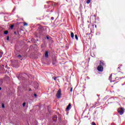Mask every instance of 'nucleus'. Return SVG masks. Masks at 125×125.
<instances>
[{
	"label": "nucleus",
	"instance_id": "obj_8",
	"mask_svg": "<svg viewBox=\"0 0 125 125\" xmlns=\"http://www.w3.org/2000/svg\"><path fill=\"white\" fill-rule=\"evenodd\" d=\"M45 57L47 58L48 57V52L46 51L45 53Z\"/></svg>",
	"mask_w": 125,
	"mask_h": 125
},
{
	"label": "nucleus",
	"instance_id": "obj_18",
	"mask_svg": "<svg viewBox=\"0 0 125 125\" xmlns=\"http://www.w3.org/2000/svg\"><path fill=\"white\" fill-rule=\"evenodd\" d=\"M26 105V103L24 102L22 104L23 107H25V105Z\"/></svg>",
	"mask_w": 125,
	"mask_h": 125
},
{
	"label": "nucleus",
	"instance_id": "obj_19",
	"mask_svg": "<svg viewBox=\"0 0 125 125\" xmlns=\"http://www.w3.org/2000/svg\"><path fill=\"white\" fill-rule=\"evenodd\" d=\"M2 108H5V105H4V104H2Z\"/></svg>",
	"mask_w": 125,
	"mask_h": 125
},
{
	"label": "nucleus",
	"instance_id": "obj_33",
	"mask_svg": "<svg viewBox=\"0 0 125 125\" xmlns=\"http://www.w3.org/2000/svg\"><path fill=\"white\" fill-rule=\"evenodd\" d=\"M1 90V87H0V90Z\"/></svg>",
	"mask_w": 125,
	"mask_h": 125
},
{
	"label": "nucleus",
	"instance_id": "obj_13",
	"mask_svg": "<svg viewBox=\"0 0 125 125\" xmlns=\"http://www.w3.org/2000/svg\"><path fill=\"white\" fill-rule=\"evenodd\" d=\"M75 39L78 40V37L77 35H75Z\"/></svg>",
	"mask_w": 125,
	"mask_h": 125
},
{
	"label": "nucleus",
	"instance_id": "obj_32",
	"mask_svg": "<svg viewBox=\"0 0 125 125\" xmlns=\"http://www.w3.org/2000/svg\"><path fill=\"white\" fill-rule=\"evenodd\" d=\"M111 76H112V75H110V76H109V78H111Z\"/></svg>",
	"mask_w": 125,
	"mask_h": 125
},
{
	"label": "nucleus",
	"instance_id": "obj_12",
	"mask_svg": "<svg viewBox=\"0 0 125 125\" xmlns=\"http://www.w3.org/2000/svg\"><path fill=\"white\" fill-rule=\"evenodd\" d=\"M52 78L53 79V80L54 81H56V80L57 79V77H53Z\"/></svg>",
	"mask_w": 125,
	"mask_h": 125
},
{
	"label": "nucleus",
	"instance_id": "obj_34",
	"mask_svg": "<svg viewBox=\"0 0 125 125\" xmlns=\"http://www.w3.org/2000/svg\"><path fill=\"white\" fill-rule=\"evenodd\" d=\"M21 60H22V59H21Z\"/></svg>",
	"mask_w": 125,
	"mask_h": 125
},
{
	"label": "nucleus",
	"instance_id": "obj_1",
	"mask_svg": "<svg viewBox=\"0 0 125 125\" xmlns=\"http://www.w3.org/2000/svg\"><path fill=\"white\" fill-rule=\"evenodd\" d=\"M117 111L120 115H122L124 114L125 110L123 107H120L118 109Z\"/></svg>",
	"mask_w": 125,
	"mask_h": 125
},
{
	"label": "nucleus",
	"instance_id": "obj_35",
	"mask_svg": "<svg viewBox=\"0 0 125 125\" xmlns=\"http://www.w3.org/2000/svg\"><path fill=\"white\" fill-rule=\"evenodd\" d=\"M86 105H88L87 104H86Z\"/></svg>",
	"mask_w": 125,
	"mask_h": 125
},
{
	"label": "nucleus",
	"instance_id": "obj_29",
	"mask_svg": "<svg viewBox=\"0 0 125 125\" xmlns=\"http://www.w3.org/2000/svg\"><path fill=\"white\" fill-rule=\"evenodd\" d=\"M41 47H42V48L43 47V46L42 45H42Z\"/></svg>",
	"mask_w": 125,
	"mask_h": 125
},
{
	"label": "nucleus",
	"instance_id": "obj_15",
	"mask_svg": "<svg viewBox=\"0 0 125 125\" xmlns=\"http://www.w3.org/2000/svg\"><path fill=\"white\" fill-rule=\"evenodd\" d=\"M27 22H24V23H23V26H27Z\"/></svg>",
	"mask_w": 125,
	"mask_h": 125
},
{
	"label": "nucleus",
	"instance_id": "obj_3",
	"mask_svg": "<svg viewBox=\"0 0 125 125\" xmlns=\"http://www.w3.org/2000/svg\"><path fill=\"white\" fill-rule=\"evenodd\" d=\"M61 89H59L58 90V91H57V94H56V96H57V98H58V99H60L61 98Z\"/></svg>",
	"mask_w": 125,
	"mask_h": 125
},
{
	"label": "nucleus",
	"instance_id": "obj_20",
	"mask_svg": "<svg viewBox=\"0 0 125 125\" xmlns=\"http://www.w3.org/2000/svg\"><path fill=\"white\" fill-rule=\"evenodd\" d=\"M92 125H96V124L95 122H92Z\"/></svg>",
	"mask_w": 125,
	"mask_h": 125
},
{
	"label": "nucleus",
	"instance_id": "obj_4",
	"mask_svg": "<svg viewBox=\"0 0 125 125\" xmlns=\"http://www.w3.org/2000/svg\"><path fill=\"white\" fill-rule=\"evenodd\" d=\"M97 70L100 72H103L104 71V67L100 64V65L98 66Z\"/></svg>",
	"mask_w": 125,
	"mask_h": 125
},
{
	"label": "nucleus",
	"instance_id": "obj_14",
	"mask_svg": "<svg viewBox=\"0 0 125 125\" xmlns=\"http://www.w3.org/2000/svg\"><path fill=\"white\" fill-rule=\"evenodd\" d=\"M91 0H87L86 1L87 4H89L90 3Z\"/></svg>",
	"mask_w": 125,
	"mask_h": 125
},
{
	"label": "nucleus",
	"instance_id": "obj_17",
	"mask_svg": "<svg viewBox=\"0 0 125 125\" xmlns=\"http://www.w3.org/2000/svg\"><path fill=\"white\" fill-rule=\"evenodd\" d=\"M14 27V25H11L10 26V28H11V29H13V28Z\"/></svg>",
	"mask_w": 125,
	"mask_h": 125
},
{
	"label": "nucleus",
	"instance_id": "obj_2",
	"mask_svg": "<svg viewBox=\"0 0 125 125\" xmlns=\"http://www.w3.org/2000/svg\"><path fill=\"white\" fill-rule=\"evenodd\" d=\"M38 29L40 34H42L44 30V28L40 24H39V26Z\"/></svg>",
	"mask_w": 125,
	"mask_h": 125
},
{
	"label": "nucleus",
	"instance_id": "obj_5",
	"mask_svg": "<svg viewBox=\"0 0 125 125\" xmlns=\"http://www.w3.org/2000/svg\"><path fill=\"white\" fill-rule=\"evenodd\" d=\"M100 65L102 66H105V62L103 61H100Z\"/></svg>",
	"mask_w": 125,
	"mask_h": 125
},
{
	"label": "nucleus",
	"instance_id": "obj_6",
	"mask_svg": "<svg viewBox=\"0 0 125 125\" xmlns=\"http://www.w3.org/2000/svg\"><path fill=\"white\" fill-rule=\"evenodd\" d=\"M71 108V104L70 103L68 104V105L66 107V111H69L70 109Z\"/></svg>",
	"mask_w": 125,
	"mask_h": 125
},
{
	"label": "nucleus",
	"instance_id": "obj_11",
	"mask_svg": "<svg viewBox=\"0 0 125 125\" xmlns=\"http://www.w3.org/2000/svg\"><path fill=\"white\" fill-rule=\"evenodd\" d=\"M3 54L2 52H0V58L2 57Z\"/></svg>",
	"mask_w": 125,
	"mask_h": 125
},
{
	"label": "nucleus",
	"instance_id": "obj_16",
	"mask_svg": "<svg viewBox=\"0 0 125 125\" xmlns=\"http://www.w3.org/2000/svg\"><path fill=\"white\" fill-rule=\"evenodd\" d=\"M4 34L7 35L8 33V31H5L4 32Z\"/></svg>",
	"mask_w": 125,
	"mask_h": 125
},
{
	"label": "nucleus",
	"instance_id": "obj_31",
	"mask_svg": "<svg viewBox=\"0 0 125 125\" xmlns=\"http://www.w3.org/2000/svg\"><path fill=\"white\" fill-rule=\"evenodd\" d=\"M14 34H16V32L15 31V32H14Z\"/></svg>",
	"mask_w": 125,
	"mask_h": 125
},
{
	"label": "nucleus",
	"instance_id": "obj_9",
	"mask_svg": "<svg viewBox=\"0 0 125 125\" xmlns=\"http://www.w3.org/2000/svg\"><path fill=\"white\" fill-rule=\"evenodd\" d=\"M3 83V80L2 79H0V85H1Z\"/></svg>",
	"mask_w": 125,
	"mask_h": 125
},
{
	"label": "nucleus",
	"instance_id": "obj_22",
	"mask_svg": "<svg viewBox=\"0 0 125 125\" xmlns=\"http://www.w3.org/2000/svg\"><path fill=\"white\" fill-rule=\"evenodd\" d=\"M18 57H19V58H21L22 57V56H21V55H19Z\"/></svg>",
	"mask_w": 125,
	"mask_h": 125
},
{
	"label": "nucleus",
	"instance_id": "obj_26",
	"mask_svg": "<svg viewBox=\"0 0 125 125\" xmlns=\"http://www.w3.org/2000/svg\"><path fill=\"white\" fill-rule=\"evenodd\" d=\"M46 38L47 39V40H49V38L48 36H46Z\"/></svg>",
	"mask_w": 125,
	"mask_h": 125
},
{
	"label": "nucleus",
	"instance_id": "obj_23",
	"mask_svg": "<svg viewBox=\"0 0 125 125\" xmlns=\"http://www.w3.org/2000/svg\"><path fill=\"white\" fill-rule=\"evenodd\" d=\"M7 41H9V36H7Z\"/></svg>",
	"mask_w": 125,
	"mask_h": 125
},
{
	"label": "nucleus",
	"instance_id": "obj_24",
	"mask_svg": "<svg viewBox=\"0 0 125 125\" xmlns=\"http://www.w3.org/2000/svg\"><path fill=\"white\" fill-rule=\"evenodd\" d=\"M73 91V88L71 87V89H70V92H72Z\"/></svg>",
	"mask_w": 125,
	"mask_h": 125
},
{
	"label": "nucleus",
	"instance_id": "obj_27",
	"mask_svg": "<svg viewBox=\"0 0 125 125\" xmlns=\"http://www.w3.org/2000/svg\"><path fill=\"white\" fill-rule=\"evenodd\" d=\"M53 64H56V62H53Z\"/></svg>",
	"mask_w": 125,
	"mask_h": 125
},
{
	"label": "nucleus",
	"instance_id": "obj_30",
	"mask_svg": "<svg viewBox=\"0 0 125 125\" xmlns=\"http://www.w3.org/2000/svg\"><path fill=\"white\" fill-rule=\"evenodd\" d=\"M29 91H32V89H29Z\"/></svg>",
	"mask_w": 125,
	"mask_h": 125
},
{
	"label": "nucleus",
	"instance_id": "obj_10",
	"mask_svg": "<svg viewBox=\"0 0 125 125\" xmlns=\"http://www.w3.org/2000/svg\"><path fill=\"white\" fill-rule=\"evenodd\" d=\"M71 37L72 38H73V39L74 38V34L73 32H71Z\"/></svg>",
	"mask_w": 125,
	"mask_h": 125
},
{
	"label": "nucleus",
	"instance_id": "obj_28",
	"mask_svg": "<svg viewBox=\"0 0 125 125\" xmlns=\"http://www.w3.org/2000/svg\"><path fill=\"white\" fill-rule=\"evenodd\" d=\"M50 1H47V3H50Z\"/></svg>",
	"mask_w": 125,
	"mask_h": 125
},
{
	"label": "nucleus",
	"instance_id": "obj_7",
	"mask_svg": "<svg viewBox=\"0 0 125 125\" xmlns=\"http://www.w3.org/2000/svg\"><path fill=\"white\" fill-rule=\"evenodd\" d=\"M58 117L57 116L55 115L54 116L53 119L54 122H56L57 121Z\"/></svg>",
	"mask_w": 125,
	"mask_h": 125
},
{
	"label": "nucleus",
	"instance_id": "obj_21",
	"mask_svg": "<svg viewBox=\"0 0 125 125\" xmlns=\"http://www.w3.org/2000/svg\"><path fill=\"white\" fill-rule=\"evenodd\" d=\"M34 97H37V95L36 93H34Z\"/></svg>",
	"mask_w": 125,
	"mask_h": 125
},
{
	"label": "nucleus",
	"instance_id": "obj_25",
	"mask_svg": "<svg viewBox=\"0 0 125 125\" xmlns=\"http://www.w3.org/2000/svg\"><path fill=\"white\" fill-rule=\"evenodd\" d=\"M54 18H53V17H51V20H54Z\"/></svg>",
	"mask_w": 125,
	"mask_h": 125
}]
</instances>
